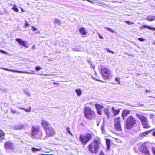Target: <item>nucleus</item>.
<instances>
[{"label": "nucleus", "mask_w": 155, "mask_h": 155, "mask_svg": "<svg viewBox=\"0 0 155 155\" xmlns=\"http://www.w3.org/2000/svg\"><path fill=\"white\" fill-rule=\"evenodd\" d=\"M101 143L100 138L97 137L94 141L88 146L89 150L92 153H96L99 149V144Z\"/></svg>", "instance_id": "obj_1"}, {"label": "nucleus", "mask_w": 155, "mask_h": 155, "mask_svg": "<svg viewBox=\"0 0 155 155\" xmlns=\"http://www.w3.org/2000/svg\"><path fill=\"white\" fill-rule=\"evenodd\" d=\"M139 150L143 154L146 155H150L149 150L147 148L145 143H140L138 144Z\"/></svg>", "instance_id": "obj_5"}, {"label": "nucleus", "mask_w": 155, "mask_h": 155, "mask_svg": "<svg viewBox=\"0 0 155 155\" xmlns=\"http://www.w3.org/2000/svg\"><path fill=\"white\" fill-rule=\"evenodd\" d=\"M149 97H152V98L153 97L152 96H149Z\"/></svg>", "instance_id": "obj_62"}, {"label": "nucleus", "mask_w": 155, "mask_h": 155, "mask_svg": "<svg viewBox=\"0 0 155 155\" xmlns=\"http://www.w3.org/2000/svg\"><path fill=\"white\" fill-rule=\"evenodd\" d=\"M151 131H147L142 133H141L140 134V136H146L149 133L151 132Z\"/></svg>", "instance_id": "obj_26"}, {"label": "nucleus", "mask_w": 155, "mask_h": 155, "mask_svg": "<svg viewBox=\"0 0 155 155\" xmlns=\"http://www.w3.org/2000/svg\"><path fill=\"white\" fill-rule=\"evenodd\" d=\"M35 45H34V46H33V47H32V48H33V49H34V48H35Z\"/></svg>", "instance_id": "obj_61"}, {"label": "nucleus", "mask_w": 155, "mask_h": 155, "mask_svg": "<svg viewBox=\"0 0 155 155\" xmlns=\"http://www.w3.org/2000/svg\"><path fill=\"white\" fill-rule=\"evenodd\" d=\"M10 110L13 113H15L16 112V111L12 107H11L10 108Z\"/></svg>", "instance_id": "obj_38"}, {"label": "nucleus", "mask_w": 155, "mask_h": 155, "mask_svg": "<svg viewBox=\"0 0 155 155\" xmlns=\"http://www.w3.org/2000/svg\"><path fill=\"white\" fill-rule=\"evenodd\" d=\"M49 123L45 120H42L41 122V125L46 132L48 136H52L54 134V129L49 127Z\"/></svg>", "instance_id": "obj_2"}, {"label": "nucleus", "mask_w": 155, "mask_h": 155, "mask_svg": "<svg viewBox=\"0 0 155 155\" xmlns=\"http://www.w3.org/2000/svg\"><path fill=\"white\" fill-rule=\"evenodd\" d=\"M35 69L37 71H39L40 69H42V68L40 67L39 66H38L37 67H35Z\"/></svg>", "instance_id": "obj_37"}, {"label": "nucleus", "mask_w": 155, "mask_h": 155, "mask_svg": "<svg viewBox=\"0 0 155 155\" xmlns=\"http://www.w3.org/2000/svg\"><path fill=\"white\" fill-rule=\"evenodd\" d=\"M114 138L115 139V141L117 142L118 143H121V141L119 139L116 138Z\"/></svg>", "instance_id": "obj_35"}, {"label": "nucleus", "mask_w": 155, "mask_h": 155, "mask_svg": "<svg viewBox=\"0 0 155 155\" xmlns=\"http://www.w3.org/2000/svg\"><path fill=\"white\" fill-rule=\"evenodd\" d=\"M24 92L28 96H31V94L29 92L28 90L27 89H25L23 90Z\"/></svg>", "instance_id": "obj_27"}, {"label": "nucleus", "mask_w": 155, "mask_h": 155, "mask_svg": "<svg viewBox=\"0 0 155 155\" xmlns=\"http://www.w3.org/2000/svg\"><path fill=\"white\" fill-rule=\"evenodd\" d=\"M115 80L116 81H117L118 82H119V84H120V81H119V78H115Z\"/></svg>", "instance_id": "obj_42"}, {"label": "nucleus", "mask_w": 155, "mask_h": 155, "mask_svg": "<svg viewBox=\"0 0 155 155\" xmlns=\"http://www.w3.org/2000/svg\"><path fill=\"white\" fill-rule=\"evenodd\" d=\"M87 1H88L89 2H90V3H93V1L92 0H87Z\"/></svg>", "instance_id": "obj_49"}, {"label": "nucleus", "mask_w": 155, "mask_h": 155, "mask_svg": "<svg viewBox=\"0 0 155 155\" xmlns=\"http://www.w3.org/2000/svg\"><path fill=\"white\" fill-rule=\"evenodd\" d=\"M81 126H83V127H84L85 126L84 125L83 123H81Z\"/></svg>", "instance_id": "obj_56"}, {"label": "nucleus", "mask_w": 155, "mask_h": 155, "mask_svg": "<svg viewBox=\"0 0 155 155\" xmlns=\"http://www.w3.org/2000/svg\"><path fill=\"white\" fill-rule=\"evenodd\" d=\"M31 149L32 151L33 152H35L37 151H40L42 150L41 148L38 149V148H35L34 147H32Z\"/></svg>", "instance_id": "obj_25"}, {"label": "nucleus", "mask_w": 155, "mask_h": 155, "mask_svg": "<svg viewBox=\"0 0 155 155\" xmlns=\"http://www.w3.org/2000/svg\"><path fill=\"white\" fill-rule=\"evenodd\" d=\"M17 107L18 109L24 110L26 112H29L31 110V107H30V108L28 109H25L23 107H21L20 106H17Z\"/></svg>", "instance_id": "obj_22"}, {"label": "nucleus", "mask_w": 155, "mask_h": 155, "mask_svg": "<svg viewBox=\"0 0 155 155\" xmlns=\"http://www.w3.org/2000/svg\"><path fill=\"white\" fill-rule=\"evenodd\" d=\"M25 26L26 27L30 25V24L28 23L27 21H26V23L25 24Z\"/></svg>", "instance_id": "obj_44"}, {"label": "nucleus", "mask_w": 155, "mask_h": 155, "mask_svg": "<svg viewBox=\"0 0 155 155\" xmlns=\"http://www.w3.org/2000/svg\"><path fill=\"white\" fill-rule=\"evenodd\" d=\"M146 19L149 21H152L155 20V16H149L147 17Z\"/></svg>", "instance_id": "obj_20"}, {"label": "nucleus", "mask_w": 155, "mask_h": 155, "mask_svg": "<svg viewBox=\"0 0 155 155\" xmlns=\"http://www.w3.org/2000/svg\"><path fill=\"white\" fill-rule=\"evenodd\" d=\"M54 24H58L60 25V20L59 19L55 18L54 21Z\"/></svg>", "instance_id": "obj_28"}, {"label": "nucleus", "mask_w": 155, "mask_h": 155, "mask_svg": "<svg viewBox=\"0 0 155 155\" xmlns=\"http://www.w3.org/2000/svg\"><path fill=\"white\" fill-rule=\"evenodd\" d=\"M125 22L127 23L129 25H131L134 24L133 22L129 21H125Z\"/></svg>", "instance_id": "obj_36"}, {"label": "nucleus", "mask_w": 155, "mask_h": 155, "mask_svg": "<svg viewBox=\"0 0 155 155\" xmlns=\"http://www.w3.org/2000/svg\"><path fill=\"white\" fill-rule=\"evenodd\" d=\"M2 69H3L4 70L9 71H11L14 72H17L18 73H26V74H35L32 72H28L27 71H18V70H15L12 69H10L8 68H2ZM39 75H43L45 76H46V75H50L51 74H38Z\"/></svg>", "instance_id": "obj_9"}, {"label": "nucleus", "mask_w": 155, "mask_h": 155, "mask_svg": "<svg viewBox=\"0 0 155 155\" xmlns=\"http://www.w3.org/2000/svg\"><path fill=\"white\" fill-rule=\"evenodd\" d=\"M120 118L119 117H117L114 118L115 124H118L120 123Z\"/></svg>", "instance_id": "obj_21"}, {"label": "nucleus", "mask_w": 155, "mask_h": 155, "mask_svg": "<svg viewBox=\"0 0 155 155\" xmlns=\"http://www.w3.org/2000/svg\"><path fill=\"white\" fill-rule=\"evenodd\" d=\"M104 28L105 29L107 30L108 31H110L112 33H114V32H115V31L114 30H113V29H112L110 28L105 27Z\"/></svg>", "instance_id": "obj_29"}, {"label": "nucleus", "mask_w": 155, "mask_h": 155, "mask_svg": "<svg viewBox=\"0 0 155 155\" xmlns=\"http://www.w3.org/2000/svg\"><path fill=\"white\" fill-rule=\"evenodd\" d=\"M104 113L107 115V118H109L110 117V112L108 109L106 108L105 109Z\"/></svg>", "instance_id": "obj_23"}, {"label": "nucleus", "mask_w": 155, "mask_h": 155, "mask_svg": "<svg viewBox=\"0 0 155 155\" xmlns=\"http://www.w3.org/2000/svg\"><path fill=\"white\" fill-rule=\"evenodd\" d=\"M79 31L82 35H85L87 34L85 30L84 27L80 28L79 30Z\"/></svg>", "instance_id": "obj_16"}, {"label": "nucleus", "mask_w": 155, "mask_h": 155, "mask_svg": "<svg viewBox=\"0 0 155 155\" xmlns=\"http://www.w3.org/2000/svg\"><path fill=\"white\" fill-rule=\"evenodd\" d=\"M90 65H91V66L92 67V68H94V65L92 64V63L90 64Z\"/></svg>", "instance_id": "obj_50"}, {"label": "nucleus", "mask_w": 155, "mask_h": 155, "mask_svg": "<svg viewBox=\"0 0 155 155\" xmlns=\"http://www.w3.org/2000/svg\"><path fill=\"white\" fill-rule=\"evenodd\" d=\"M102 5H103V6H104H104H106V5L105 4H102Z\"/></svg>", "instance_id": "obj_60"}, {"label": "nucleus", "mask_w": 155, "mask_h": 155, "mask_svg": "<svg viewBox=\"0 0 155 155\" xmlns=\"http://www.w3.org/2000/svg\"><path fill=\"white\" fill-rule=\"evenodd\" d=\"M0 52L2 53H5V54H7V53H6L5 51L2 50H1Z\"/></svg>", "instance_id": "obj_47"}, {"label": "nucleus", "mask_w": 155, "mask_h": 155, "mask_svg": "<svg viewBox=\"0 0 155 155\" xmlns=\"http://www.w3.org/2000/svg\"><path fill=\"white\" fill-rule=\"evenodd\" d=\"M110 140L108 139H107L106 140V144L107 146V149L108 150L110 148Z\"/></svg>", "instance_id": "obj_17"}, {"label": "nucleus", "mask_w": 155, "mask_h": 155, "mask_svg": "<svg viewBox=\"0 0 155 155\" xmlns=\"http://www.w3.org/2000/svg\"><path fill=\"white\" fill-rule=\"evenodd\" d=\"M130 111L129 110H126L123 111L122 116L124 119H125L126 116L129 114Z\"/></svg>", "instance_id": "obj_15"}, {"label": "nucleus", "mask_w": 155, "mask_h": 155, "mask_svg": "<svg viewBox=\"0 0 155 155\" xmlns=\"http://www.w3.org/2000/svg\"><path fill=\"white\" fill-rule=\"evenodd\" d=\"M131 106H132V105H131Z\"/></svg>", "instance_id": "obj_64"}, {"label": "nucleus", "mask_w": 155, "mask_h": 155, "mask_svg": "<svg viewBox=\"0 0 155 155\" xmlns=\"http://www.w3.org/2000/svg\"><path fill=\"white\" fill-rule=\"evenodd\" d=\"M33 137H35V138H37V139L39 138L37 136H36V137H35V136H33Z\"/></svg>", "instance_id": "obj_58"}, {"label": "nucleus", "mask_w": 155, "mask_h": 155, "mask_svg": "<svg viewBox=\"0 0 155 155\" xmlns=\"http://www.w3.org/2000/svg\"><path fill=\"white\" fill-rule=\"evenodd\" d=\"M75 91L78 96H80L81 95L82 92L80 89H76Z\"/></svg>", "instance_id": "obj_24"}, {"label": "nucleus", "mask_w": 155, "mask_h": 155, "mask_svg": "<svg viewBox=\"0 0 155 155\" xmlns=\"http://www.w3.org/2000/svg\"><path fill=\"white\" fill-rule=\"evenodd\" d=\"M152 150L153 153L155 155V148L154 147H152Z\"/></svg>", "instance_id": "obj_45"}, {"label": "nucleus", "mask_w": 155, "mask_h": 155, "mask_svg": "<svg viewBox=\"0 0 155 155\" xmlns=\"http://www.w3.org/2000/svg\"><path fill=\"white\" fill-rule=\"evenodd\" d=\"M99 123H97V126H98V125H99Z\"/></svg>", "instance_id": "obj_63"}, {"label": "nucleus", "mask_w": 155, "mask_h": 155, "mask_svg": "<svg viewBox=\"0 0 155 155\" xmlns=\"http://www.w3.org/2000/svg\"><path fill=\"white\" fill-rule=\"evenodd\" d=\"M147 28L149 29L150 30H153V31H155V28H154V27H150V26H147V25H143V26H142V28H141V29H142V28Z\"/></svg>", "instance_id": "obj_19"}, {"label": "nucleus", "mask_w": 155, "mask_h": 155, "mask_svg": "<svg viewBox=\"0 0 155 155\" xmlns=\"http://www.w3.org/2000/svg\"><path fill=\"white\" fill-rule=\"evenodd\" d=\"M136 123V121L134 117L130 115L126 120L125 128L128 130L131 129Z\"/></svg>", "instance_id": "obj_3"}, {"label": "nucleus", "mask_w": 155, "mask_h": 155, "mask_svg": "<svg viewBox=\"0 0 155 155\" xmlns=\"http://www.w3.org/2000/svg\"><path fill=\"white\" fill-rule=\"evenodd\" d=\"M53 84H57L58 85H59V83H57L54 82L53 83Z\"/></svg>", "instance_id": "obj_53"}, {"label": "nucleus", "mask_w": 155, "mask_h": 155, "mask_svg": "<svg viewBox=\"0 0 155 155\" xmlns=\"http://www.w3.org/2000/svg\"><path fill=\"white\" fill-rule=\"evenodd\" d=\"M101 73L105 80L110 79L111 77L110 72L105 67L102 68L101 69Z\"/></svg>", "instance_id": "obj_6"}, {"label": "nucleus", "mask_w": 155, "mask_h": 155, "mask_svg": "<svg viewBox=\"0 0 155 155\" xmlns=\"http://www.w3.org/2000/svg\"><path fill=\"white\" fill-rule=\"evenodd\" d=\"M5 148L7 150L13 151L15 149L14 144L10 141H7L4 144Z\"/></svg>", "instance_id": "obj_10"}, {"label": "nucleus", "mask_w": 155, "mask_h": 155, "mask_svg": "<svg viewBox=\"0 0 155 155\" xmlns=\"http://www.w3.org/2000/svg\"><path fill=\"white\" fill-rule=\"evenodd\" d=\"M84 113L85 117L88 119H92L95 117V112L88 107L85 108Z\"/></svg>", "instance_id": "obj_4"}, {"label": "nucleus", "mask_w": 155, "mask_h": 155, "mask_svg": "<svg viewBox=\"0 0 155 155\" xmlns=\"http://www.w3.org/2000/svg\"><path fill=\"white\" fill-rule=\"evenodd\" d=\"M5 89H2V91L5 92Z\"/></svg>", "instance_id": "obj_59"}, {"label": "nucleus", "mask_w": 155, "mask_h": 155, "mask_svg": "<svg viewBox=\"0 0 155 155\" xmlns=\"http://www.w3.org/2000/svg\"><path fill=\"white\" fill-rule=\"evenodd\" d=\"M5 133L1 129H0V136H5Z\"/></svg>", "instance_id": "obj_32"}, {"label": "nucleus", "mask_w": 155, "mask_h": 155, "mask_svg": "<svg viewBox=\"0 0 155 155\" xmlns=\"http://www.w3.org/2000/svg\"><path fill=\"white\" fill-rule=\"evenodd\" d=\"M139 107H142V106L144 105V104H139Z\"/></svg>", "instance_id": "obj_52"}, {"label": "nucleus", "mask_w": 155, "mask_h": 155, "mask_svg": "<svg viewBox=\"0 0 155 155\" xmlns=\"http://www.w3.org/2000/svg\"><path fill=\"white\" fill-rule=\"evenodd\" d=\"M24 128V126H23L21 124H19V126H18V127H17V129H22V128Z\"/></svg>", "instance_id": "obj_33"}, {"label": "nucleus", "mask_w": 155, "mask_h": 155, "mask_svg": "<svg viewBox=\"0 0 155 155\" xmlns=\"http://www.w3.org/2000/svg\"><path fill=\"white\" fill-rule=\"evenodd\" d=\"M95 106L97 114L100 115H101L102 114L101 109L104 107L102 105L98 103H95Z\"/></svg>", "instance_id": "obj_12"}, {"label": "nucleus", "mask_w": 155, "mask_h": 155, "mask_svg": "<svg viewBox=\"0 0 155 155\" xmlns=\"http://www.w3.org/2000/svg\"><path fill=\"white\" fill-rule=\"evenodd\" d=\"M106 51H107L108 52H109L111 53H112V54H114V52L111 50H110L109 48H106Z\"/></svg>", "instance_id": "obj_39"}, {"label": "nucleus", "mask_w": 155, "mask_h": 155, "mask_svg": "<svg viewBox=\"0 0 155 155\" xmlns=\"http://www.w3.org/2000/svg\"><path fill=\"white\" fill-rule=\"evenodd\" d=\"M13 9L16 12H18L19 11V10L16 7L14 6L13 7Z\"/></svg>", "instance_id": "obj_34"}, {"label": "nucleus", "mask_w": 155, "mask_h": 155, "mask_svg": "<svg viewBox=\"0 0 155 155\" xmlns=\"http://www.w3.org/2000/svg\"><path fill=\"white\" fill-rule=\"evenodd\" d=\"M15 40L19 44L23 45L25 48H27L28 47V46L26 45V42L25 41H23L22 39L20 38H16Z\"/></svg>", "instance_id": "obj_13"}, {"label": "nucleus", "mask_w": 155, "mask_h": 155, "mask_svg": "<svg viewBox=\"0 0 155 155\" xmlns=\"http://www.w3.org/2000/svg\"><path fill=\"white\" fill-rule=\"evenodd\" d=\"M66 131H67L71 135H72V134L70 132V128L69 127H68L66 128Z\"/></svg>", "instance_id": "obj_31"}, {"label": "nucleus", "mask_w": 155, "mask_h": 155, "mask_svg": "<svg viewBox=\"0 0 155 155\" xmlns=\"http://www.w3.org/2000/svg\"><path fill=\"white\" fill-rule=\"evenodd\" d=\"M111 111L114 114V116L117 115L119 114L120 110L119 109H115L114 107L111 108Z\"/></svg>", "instance_id": "obj_14"}, {"label": "nucleus", "mask_w": 155, "mask_h": 155, "mask_svg": "<svg viewBox=\"0 0 155 155\" xmlns=\"http://www.w3.org/2000/svg\"><path fill=\"white\" fill-rule=\"evenodd\" d=\"M104 126H105V125H104V124H103V125L102 126V127L101 128V131H102V133L103 134V133H104V132H105V130H104ZM103 134V135H105V134Z\"/></svg>", "instance_id": "obj_30"}, {"label": "nucleus", "mask_w": 155, "mask_h": 155, "mask_svg": "<svg viewBox=\"0 0 155 155\" xmlns=\"http://www.w3.org/2000/svg\"><path fill=\"white\" fill-rule=\"evenodd\" d=\"M115 128L118 131L121 130V127L120 123H119L118 124H115Z\"/></svg>", "instance_id": "obj_18"}, {"label": "nucleus", "mask_w": 155, "mask_h": 155, "mask_svg": "<svg viewBox=\"0 0 155 155\" xmlns=\"http://www.w3.org/2000/svg\"><path fill=\"white\" fill-rule=\"evenodd\" d=\"M32 28L33 31H35L37 30V28L33 26H32Z\"/></svg>", "instance_id": "obj_43"}, {"label": "nucleus", "mask_w": 155, "mask_h": 155, "mask_svg": "<svg viewBox=\"0 0 155 155\" xmlns=\"http://www.w3.org/2000/svg\"><path fill=\"white\" fill-rule=\"evenodd\" d=\"M136 116L141 121L142 125L145 128H149L150 127L149 121L143 116L140 115L138 113L136 114Z\"/></svg>", "instance_id": "obj_7"}, {"label": "nucleus", "mask_w": 155, "mask_h": 155, "mask_svg": "<svg viewBox=\"0 0 155 155\" xmlns=\"http://www.w3.org/2000/svg\"><path fill=\"white\" fill-rule=\"evenodd\" d=\"M152 134H153V136H155V131L153 132Z\"/></svg>", "instance_id": "obj_57"}, {"label": "nucleus", "mask_w": 155, "mask_h": 155, "mask_svg": "<svg viewBox=\"0 0 155 155\" xmlns=\"http://www.w3.org/2000/svg\"><path fill=\"white\" fill-rule=\"evenodd\" d=\"M88 63L90 64H91V63H92V62L91 61H88Z\"/></svg>", "instance_id": "obj_55"}, {"label": "nucleus", "mask_w": 155, "mask_h": 155, "mask_svg": "<svg viewBox=\"0 0 155 155\" xmlns=\"http://www.w3.org/2000/svg\"><path fill=\"white\" fill-rule=\"evenodd\" d=\"M100 155H104V154L103 152L101 151L100 153Z\"/></svg>", "instance_id": "obj_54"}, {"label": "nucleus", "mask_w": 155, "mask_h": 155, "mask_svg": "<svg viewBox=\"0 0 155 155\" xmlns=\"http://www.w3.org/2000/svg\"><path fill=\"white\" fill-rule=\"evenodd\" d=\"M98 35H99V38H100V39H103V37L100 34H99V33H98Z\"/></svg>", "instance_id": "obj_46"}, {"label": "nucleus", "mask_w": 155, "mask_h": 155, "mask_svg": "<svg viewBox=\"0 0 155 155\" xmlns=\"http://www.w3.org/2000/svg\"><path fill=\"white\" fill-rule=\"evenodd\" d=\"M73 50L74 51H81V50L79 49H78V48H75L74 49H73Z\"/></svg>", "instance_id": "obj_41"}, {"label": "nucleus", "mask_w": 155, "mask_h": 155, "mask_svg": "<svg viewBox=\"0 0 155 155\" xmlns=\"http://www.w3.org/2000/svg\"><path fill=\"white\" fill-rule=\"evenodd\" d=\"M138 39L140 41H144L145 40V39H143V38H138Z\"/></svg>", "instance_id": "obj_40"}, {"label": "nucleus", "mask_w": 155, "mask_h": 155, "mask_svg": "<svg viewBox=\"0 0 155 155\" xmlns=\"http://www.w3.org/2000/svg\"><path fill=\"white\" fill-rule=\"evenodd\" d=\"M92 136H80V140L81 143L85 144L91 138Z\"/></svg>", "instance_id": "obj_11"}, {"label": "nucleus", "mask_w": 155, "mask_h": 155, "mask_svg": "<svg viewBox=\"0 0 155 155\" xmlns=\"http://www.w3.org/2000/svg\"><path fill=\"white\" fill-rule=\"evenodd\" d=\"M152 92L150 90H148L147 89L146 91H145V93H147V92Z\"/></svg>", "instance_id": "obj_48"}, {"label": "nucleus", "mask_w": 155, "mask_h": 155, "mask_svg": "<svg viewBox=\"0 0 155 155\" xmlns=\"http://www.w3.org/2000/svg\"><path fill=\"white\" fill-rule=\"evenodd\" d=\"M32 136L36 135H42V132L40 126L38 125L32 126L31 129Z\"/></svg>", "instance_id": "obj_8"}, {"label": "nucleus", "mask_w": 155, "mask_h": 155, "mask_svg": "<svg viewBox=\"0 0 155 155\" xmlns=\"http://www.w3.org/2000/svg\"><path fill=\"white\" fill-rule=\"evenodd\" d=\"M90 65H91V66L92 67V68H94V65L92 64V63L90 64Z\"/></svg>", "instance_id": "obj_51"}]
</instances>
